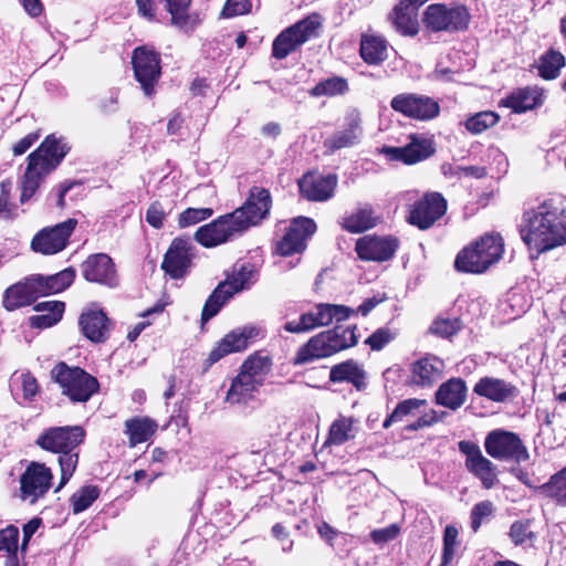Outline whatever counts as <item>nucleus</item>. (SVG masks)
<instances>
[{"label":"nucleus","mask_w":566,"mask_h":566,"mask_svg":"<svg viewBox=\"0 0 566 566\" xmlns=\"http://www.w3.org/2000/svg\"><path fill=\"white\" fill-rule=\"evenodd\" d=\"M259 277L255 265L251 262H235L226 279L220 283H226L224 289L229 295H234L244 290H249Z\"/></svg>","instance_id":"obj_33"},{"label":"nucleus","mask_w":566,"mask_h":566,"mask_svg":"<svg viewBox=\"0 0 566 566\" xmlns=\"http://www.w3.org/2000/svg\"><path fill=\"white\" fill-rule=\"evenodd\" d=\"M132 67L144 94L148 97L154 96L155 86L161 76L160 53L150 45L137 46L132 52Z\"/></svg>","instance_id":"obj_11"},{"label":"nucleus","mask_w":566,"mask_h":566,"mask_svg":"<svg viewBox=\"0 0 566 566\" xmlns=\"http://www.w3.org/2000/svg\"><path fill=\"white\" fill-rule=\"evenodd\" d=\"M137 14L149 23L159 22L156 0H135Z\"/></svg>","instance_id":"obj_62"},{"label":"nucleus","mask_w":566,"mask_h":566,"mask_svg":"<svg viewBox=\"0 0 566 566\" xmlns=\"http://www.w3.org/2000/svg\"><path fill=\"white\" fill-rule=\"evenodd\" d=\"M251 8L252 3L250 0H227L222 8L221 17L229 19L247 14L251 11Z\"/></svg>","instance_id":"obj_59"},{"label":"nucleus","mask_w":566,"mask_h":566,"mask_svg":"<svg viewBox=\"0 0 566 566\" xmlns=\"http://www.w3.org/2000/svg\"><path fill=\"white\" fill-rule=\"evenodd\" d=\"M85 438L86 431L80 424L48 427L36 437V447L43 451L57 454L61 476L54 492L64 488L75 473L80 462V447Z\"/></svg>","instance_id":"obj_3"},{"label":"nucleus","mask_w":566,"mask_h":566,"mask_svg":"<svg viewBox=\"0 0 566 566\" xmlns=\"http://www.w3.org/2000/svg\"><path fill=\"white\" fill-rule=\"evenodd\" d=\"M518 392L512 382L491 376L481 377L473 387V394L497 403L514 399Z\"/></svg>","instance_id":"obj_30"},{"label":"nucleus","mask_w":566,"mask_h":566,"mask_svg":"<svg viewBox=\"0 0 566 566\" xmlns=\"http://www.w3.org/2000/svg\"><path fill=\"white\" fill-rule=\"evenodd\" d=\"M338 185L336 174L323 175L308 170L297 179L300 197L310 202H325L332 199Z\"/></svg>","instance_id":"obj_19"},{"label":"nucleus","mask_w":566,"mask_h":566,"mask_svg":"<svg viewBox=\"0 0 566 566\" xmlns=\"http://www.w3.org/2000/svg\"><path fill=\"white\" fill-rule=\"evenodd\" d=\"M448 202L440 192H426L409 208L407 222L419 230L430 229L447 212Z\"/></svg>","instance_id":"obj_15"},{"label":"nucleus","mask_w":566,"mask_h":566,"mask_svg":"<svg viewBox=\"0 0 566 566\" xmlns=\"http://www.w3.org/2000/svg\"><path fill=\"white\" fill-rule=\"evenodd\" d=\"M391 108L406 117L418 120H430L440 113V105L433 98L415 93H401L390 102Z\"/></svg>","instance_id":"obj_23"},{"label":"nucleus","mask_w":566,"mask_h":566,"mask_svg":"<svg viewBox=\"0 0 566 566\" xmlns=\"http://www.w3.org/2000/svg\"><path fill=\"white\" fill-rule=\"evenodd\" d=\"M504 247V239L500 232H485L458 252L454 270L459 273L483 274L500 262Z\"/></svg>","instance_id":"obj_5"},{"label":"nucleus","mask_w":566,"mask_h":566,"mask_svg":"<svg viewBox=\"0 0 566 566\" xmlns=\"http://www.w3.org/2000/svg\"><path fill=\"white\" fill-rule=\"evenodd\" d=\"M224 286L226 283H219L206 300L200 318L202 325L214 317L228 300L232 297V295H229V291L226 290Z\"/></svg>","instance_id":"obj_47"},{"label":"nucleus","mask_w":566,"mask_h":566,"mask_svg":"<svg viewBox=\"0 0 566 566\" xmlns=\"http://www.w3.org/2000/svg\"><path fill=\"white\" fill-rule=\"evenodd\" d=\"M260 387V380H253L245 375L242 376V373L239 371L231 380L226 401L231 405H247L254 399Z\"/></svg>","instance_id":"obj_37"},{"label":"nucleus","mask_w":566,"mask_h":566,"mask_svg":"<svg viewBox=\"0 0 566 566\" xmlns=\"http://www.w3.org/2000/svg\"><path fill=\"white\" fill-rule=\"evenodd\" d=\"M244 232L232 212L222 214L213 221L203 224L195 232V240L205 248H214L228 242L234 234Z\"/></svg>","instance_id":"obj_24"},{"label":"nucleus","mask_w":566,"mask_h":566,"mask_svg":"<svg viewBox=\"0 0 566 566\" xmlns=\"http://www.w3.org/2000/svg\"><path fill=\"white\" fill-rule=\"evenodd\" d=\"M429 0H399L387 14V21L401 36L413 38L419 33L418 11Z\"/></svg>","instance_id":"obj_27"},{"label":"nucleus","mask_w":566,"mask_h":566,"mask_svg":"<svg viewBox=\"0 0 566 566\" xmlns=\"http://www.w3.org/2000/svg\"><path fill=\"white\" fill-rule=\"evenodd\" d=\"M259 334L260 329L253 325L237 327L227 333L203 360L201 374H206L216 363L226 356L245 350Z\"/></svg>","instance_id":"obj_13"},{"label":"nucleus","mask_w":566,"mask_h":566,"mask_svg":"<svg viewBox=\"0 0 566 566\" xmlns=\"http://www.w3.org/2000/svg\"><path fill=\"white\" fill-rule=\"evenodd\" d=\"M427 405L426 399L408 398L396 406L391 413L382 422L384 429H389L394 423L402 422L408 416Z\"/></svg>","instance_id":"obj_51"},{"label":"nucleus","mask_w":566,"mask_h":566,"mask_svg":"<svg viewBox=\"0 0 566 566\" xmlns=\"http://www.w3.org/2000/svg\"><path fill=\"white\" fill-rule=\"evenodd\" d=\"M343 230L349 233H361L377 226V218L374 217V210L360 208L340 221Z\"/></svg>","instance_id":"obj_44"},{"label":"nucleus","mask_w":566,"mask_h":566,"mask_svg":"<svg viewBox=\"0 0 566 566\" xmlns=\"http://www.w3.org/2000/svg\"><path fill=\"white\" fill-rule=\"evenodd\" d=\"M389 43L385 36L375 33H361L359 55L368 65H381L388 59Z\"/></svg>","instance_id":"obj_34"},{"label":"nucleus","mask_w":566,"mask_h":566,"mask_svg":"<svg viewBox=\"0 0 566 566\" xmlns=\"http://www.w3.org/2000/svg\"><path fill=\"white\" fill-rule=\"evenodd\" d=\"M493 513V504L491 501H482L476 503L470 514L471 530L476 533L485 517H489Z\"/></svg>","instance_id":"obj_58"},{"label":"nucleus","mask_w":566,"mask_h":566,"mask_svg":"<svg viewBox=\"0 0 566 566\" xmlns=\"http://www.w3.org/2000/svg\"><path fill=\"white\" fill-rule=\"evenodd\" d=\"M316 230V222L310 217L298 216L291 219L282 238L274 243V254L286 258L303 253Z\"/></svg>","instance_id":"obj_12"},{"label":"nucleus","mask_w":566,"mask_h":566,"mask_svg":"<svg viewBox=\"0 0 566 566\" xmlns=\"http://www.w3.org/2000/svg\"><path fill=\"white\" fill-rule=\"evenodd\" d=\"M52 481V470L45 463L31 461L20 476V499L34 504L49 492Z\"/></svg>","instance_id":"obj_18"},{"label":"nucleus","mask_w":566,"mask_h":566,"mask_svg":"<svg viewBox=\"0 0 566 566\" xmlns=\"http://www.w3.org/2000/svg\"><path fill=\"white\" fill-rule=\"evenodd\" d=\"M42 296L56 294L71 286L76 277V271L69 266L52 275L33 274Z\"/></svg>","instance_id":"obj_38"},{"label":"nucleus","mask_w":566,"mask_h":566,"mask_svg":"<svg viewBox=\"0 0 566 566\" xmlns=\"http://www.w3.org/2000/svg\"><path fill=\"white\" fill-rule=\"evenodd\" d=\"M72 147L63 136L50 134L27 157L20 178V203H27L39 190L45 178L57 169Z\"/></svg>","instance_id":"obj_2"},{"label":"nucleus","mask_w":566,"mask_h":566,"mask_svg":"<svg viewBox=\"0 0 566 566\" xmlns=\"http://www.w3.org/2000/svg\"><path fill=\"white\" fill-rule=\"evenodd\" d=\"M566 65L564 54L553 48L548 49L538 60V75L546 81L559 76L560 70Z\"/></svg>","instance_id":"obj_45"},{"label":"nucleus","mask_w":566,"mask_h":566,"mask_svg":"<svg viewBox=\"0 0 566 566\" xmlns=\"http://www.w3.org/2000/svg\"><path fill=\"white\" fill-rule=\"evenodd\" d=\"M101 489L94 484L81 486L70 497V506L73 514L86 511L99 497Z\"/></svg>","instance_id":"obj_50"},{"label":"nucleus","mask_w":566,"mask_h":566,"mask_svg":"<svg viewBox=\"0 0 566 566\" xmlns=\"http://www.w3.org/2000/svg\"><path fill=\"white\" fill-rule=\"evenodd\" d=\"M354 419L350 417H339L334 420L329 427L326 446H342L354 438Z\"/></svg>","instance_id":"obj_48"},{"label":"nucleus","mask_w":566,"mask_h":566,"mask_svg":"<svg viewBox=\"0 0 566 566\" xmlns=\"http://www.w3.org/2000/svg\"><path fill=\"white\" fill-rule=\"evenodd\" d=\"M145 219L150 227L155 229H161L166 219V212L161 202L158 200L153 201L146 211Z\"/></svg>","instance_id":"obj_61"},{"label":"nucleus","mask_w":566,"mask_h":566,"mask_svg":"<svg viewBox=\"0 0 566 566\" xmlns=\"http://www.w3.org/2000/svg\"><path fill=\"white\" fill-rule=\"evenodd\" d=\"M509 537L515 546H533L537 536L532 531V520L524 518L512 523Z\"/></svg>","instance_id":"obj_52"},{"label":"nucleus","mask_w":566,"mask_h":566,"mask_svg":"<svg viewBox=\"0 0 566 566\" xmlns=\"http://www.w3.org/2000/svg\"><path fill=\"white\" fill-rule=\"evenodd\" d=\"M272 208V196L270 190L263 187H252L245 202L232 211L237 224L243 231L260 224L269 214Z\"/></svg>","instance_id":"obj_14"},{"label":"nucleus","mask_w":566,"mask_h":566,"mask_svg":"<svg viewBox=\"0 0 566 566\" xmlns=\"http://www.w3.org/2000/svg\"><path fill=\"white\" fill-rule=\"evenodd\" d=\"M322 27L321 15L312 13L281 31L272 43V56L284 60L298 50L304 43L318 36Z\"/></svg>","instance_id":"obj_8"},{"label":"nucleus","mask_w":566,"mask_h":566,"mask_svg":"<svg viewBox=\"0 0 566 566\" xmlns=\"http://www.w3.org/2000/svg\"><path fill=\"white\" fill-rule=\"evenodd\" d=\"M394 339L395 333L388 327H380L366 338L365 344L368 345L371 350L379 352Z\"/></svg>","instance_id":"obj_57"},{"label":"nucleus","mask_w":566,"mask_h":566,"mask_svg":"<svg viewBox=\"0 0 566 566\" xmlns=\"http://www.w3.org/2000/svg\"><path fill=\"white\" fill-rule=\"evenodd\" d=\"M78 328L91 343L104 344L111 336L113 321L97 303H91L78 316Z\"/></svg>","instance_id":"obj_22"},{"label":"nucleus","mask_w":566,"mask_h":566,"mask_svg":"<svg viewBox=\"0 0 566 566\" xmlns=\"http://www.w3.org/2000/svg\"><path fill=\"white\" fill-rule=\"evenodd\" d=\"M440 420L438 412L431 409L429 412L423 413L416 421L406 426L407 431H418L422 428L430 427Z\"/></svg>","instance_id":"obj_63"},{"label":"nucleus","mask_w":566,"mask_h":566,"mask_svg":"<svg viewBox=\"0 0 566 566\" xmlns=\"http://www.w3.org/2000/svg\"><path fill=\"white\" fill-rule=\"evenodd\" d=\"M349 91L348 81L339 75H334L328 78L322 80L316 83L310 91L308 94L312 97H334L338 95H345Z\"/></svg>","instance_id":"obj_46"},{"label":"nucleus","mask_w":566,"mask_h":566,"mask_svg":"<svg viewBox=\"0 0 566 566\" xmlns=\"http://www.w3.org/2000/svg\"><path fill=\"white\" fill-rule=\"evenodd\" d=\"M442 555L439 566H450L454 559L457 548L460 546L459 530L455 525L448 524L443 531Z\"/></svg>","instance_id":"obj_54"},{"label":"nucleus","mask_w":566,"mask_h":566,"mask_svg":"<svg viewBox=\"0 0 566 566\" xmlns=\"http://www.w3.org/2000/svg\"><path fill=\"white\" fill-rule=\"evenodd\" d=\"M399 248V240L394 235L367 234L357 239L355 252L365 262H386L391 260Z\"/></svg>","instance_id":"obj_25"},{"label":"nucleus","mask_w":566,"mask_h":566,"mask_svg":"<svg viewBox=\"0 0 566 566\" xmlns=\"http://www.w3.org/2000/svg\"><path fill=\"white\" fill-rule=\"evenodd\" d=\"M423 28L430 33H460L465 32L471 23L469 8L459 2L451 4L431 3L422 12Z\"/></svg>","instance_id":"obj_7"},{"label":"nucleus","mask_w":566,"mask_h":566,"mask_svg":"<svg viewBox=\"0 0 566 566\" xmlns=\"http://www.w3.org/2000/svg\"><path fill=\"white\" fill-rule=\"evenodd\" d=\"M158 423L149 417L135 416L125 421V433L130 447L144 443L157 431Z\"/></svg>","instance_id":"obj_40"},{"label":"nucleus","mask_w":566,"mask_h":566,"mask_svg":"<svg viewBox=\"0 0 566 566\" xmlns=\"http://www.w3.org/2000/svg\"><path fill=\"white\" fill-rule=\"evenodd\" d=\"M520 235L532 260L566 245V208L563 202L549 198L526 210Z\"/></svg>","instance_id":"obj_1"},{"label":"nucleus","mask_w":566,"mask_h":566,"mask_svg":"<svg viewBox=\"0 0 566 566\" xmlns=\"http://www.w3.org/2000/svg\"><path fill=\"white\" fill-rule=\"evenodd\" d=\"M165 10L170 15V24L180 30L193 29L196 23L191 20V0H161Z\"/></svg>","instance_id":"obj_43"},{"label":"nucleus","mask_w":566,"mask_h":566,"mask_svg":"<svg viewBox=\"0 0 566 566\" xmlns=\"http://www.w3.org/2000/svg\"><path fill=\"white\" fill-rule=\"evenodd\" d=\"M463 329L460 317H436L428 328V334L441 339H452Z\"/></svg>","instance_id":"obj_49"},{"label":"nucleus","mask_w":566,"mask_h":566,"mask_svg":"<svg viewBox=\"0 0 566 566\" xmlns=\"http://www.w3.org/2000/svg\"><path fill=\"white\" fill-rule=\"evenodd\" d=\"M484 449L495 460L517 464L530 460V452L521 437L505 429L491 430L484 439Z\"/></svg>","instance_id":"obj_10"},{"label":"nucleus","mask_w":566,"mask_h":566,"mask_svg":"<svg viewBox=\"0 0 566 566\" xmlns=\"http://www.w3.org/2000/svg\"><path fill=\"white\" fill-rule=\"evenodd\" d=\"M22 395L27 401H33L40 392V385L36 377L31 371L21 375Z\"/></svg>","instance_id":"obj_60"},{"label":"nucleus","mask_w":566,"mask_h":566,"mask_svg":"<svg viewBox=\"0 0 566 566\" xmlns=\"http://www.w3.org/2000/svg\"><path fill=\"white\" fill-rule=\"evenodd\" d=\"M355 313L354 308L346 305L319 303L315 305V312L301 314L297 321L286 322L283 328L291 334L308 333L315 328L328 326L334 319L345 321Z\"/></svg>","instance_id":"obj_9"},{"label":"nucleus","mask_w":566,"mask_h":566,"mask_svg":"<svg viewBox=\"0 0 566 566\" xmlns=\"http://www.w3.org/2000/svg\"><path fill=\"white\" fill-rule=\"evenodd\" d=\"M81 273L85 281L107 287L118 285V275L113 259L106 253L90 254L81 264Z\"/></svg>","instance_id":"obj_26"},{"label":"nucleus","mask_w":566,"mask_h":566,"mask_svg":"<svg viewBox=\"0 0 566 566\" xmlns=\"http://www.w3.org/2000/svg\"><path fill=\"white\" fill-rule=\"evenodd\" d=\"M329 381L333 384L347 382L357 391L366 389V371L358 361L350 358L335 364L329 370Z\"/></svg>","instance_id":"obj_32"},{"label":"nucleus","mask_w":566,"mask_h":566,"mask_svg":"<svg viewBox=\"0 0 566 566\" xmlns=\"http://www.w3.org/2000/svg\"><path fill=\"white\" fill-rule=\"evenodd\" d=\"M212 214L213 209L211 208H187L179 214L178 226L187 228L209 219Z\"/></svg>","instance_id":"obj_56"},{"label":"nucleus","mask_w":566,"mask_h":566,"mask_svg":"<svg viewBox=\"0 0 566 566\" xmlns=\"http://www.w3.org/2000/svg\"><path fill=\"white\" fill-rule=\"evenodd\" d=\"M19 549V528L10 524L0 530V553L11 555L18 553Z\"/></svg>","instance_id":"obj_55"},{"label":"nucleus","mask_w":566,"mask_h":566,"mask_svg":"<svg viewBox=\"0 0 566 566\" xmlns=\"http://www.w3.org/2000/svg\"><path fill=\"white\" fill-rule=\"evenodd\" d=\"M65 310L64 302L61 301H45L38 303L34 311L42 314L32 315L29 317V325L32 328L44 329L57 324L63 316Z\"/></svg>","instance_id":"obj_39"},{"label":"nucleus","mask_w":566,"mask_h":566,"mask_svg":"<svg viewBox=\"0 0 566 566\" xmlns=\"http://www.w3.org/2000/svg\"><path fill=\"white\" fill-rule=\"evenodd\" d=\"M543 103L542 93L535 87L525 86L511 92L501 104L515 114H522L532 111Z\"/></svg>","instance_id":"obj_36"},{"label":"nucleus","mask_w":566,"mask_h":566,"mask_svg":"<svg viewBox=\"0 0 566 566\" xmlns=\"http://www.w3.org/2000/svg\"><path fill=\"white\" fill-rule=\"evenodd\" d=\"M444 361L436 355L427 354L410 365L409 384L419 388H430L442 377Z\"/></svg>","instance_id":"obj_29"},{"label":"nucleus","mask_w":566,"mask_h":566,"mask_svg":"<svg viewBox=\"0 0 566 566\" xmlns=\"http://www.w3.org/2000/svg\"><path fill=\"white\" fill-rule=\"evenodd\" d=\"M41 296L32 274L8 286L2 294L1 303L7 312H14L32 305Z\"/></svg>","instance_id":"obj_28"},{"label":"nucleus","mask_w":566,"mask_h":566,"mask_svg":"<svg viewBox=\"0 0 566 566\" xmlns=\"http://www.w3.org/2000/svg\"><path fill=\"white\" fill-rule=\"evenodd\" d=\"M361 135L360 119L350 117L347 119L346 127L343 130L335 132L323 143L325 154L332 155L343 148H349L359 143Z\"/></svg>","instance_id":"obj_35"},{"label":"nucleus","mask_w":566,"mask_h":566,"mask_svg":"<svg viewBox=\"0 0 566 566\" xmlns=\"http://www.w3.org/2000/svg\"><path fill=\"white\" fill-rule=\"evenodd\" d=\"M500 115L493 111H482L468 117L464 122L465 129L473 135L494 127L500 122Z\"/></svg>","instance_id":"obj_53"},{"label":"nucleus","mask_w":566,"mask_h":566,"mask_svg":"<svg viewBox=\"0 0 566 566\" xmlns=\"http://www.w3.org/2000/svg\"><path fill=\"white\" fill-rule=\"evenodd\" d=\"M468 396V387L464 379L461 377H452L442 382L436 394L434 402L450 410H458L461 408Z\"/></svg>","instance_id":"obj_31"},{"label":"nucleus","mask_w":566,"mask_h":566,"mask_svg":"<svg viewBox=\"0 0 566 566\" xmlns=\"http://www.w3.org/2000/svg\"><path fill=\"white\" fill-rule=\"evenodd\" d=\"M50 378L61 389V395L72 403H85L99 391L98 379L80 366L57 361L50 370Z\"/></svg>","instance_id":"obj_6"},{"label":"nucleus","mask_w":566,"mask_h":566,"mask_svg":"<svg viewBox=\"0 0 566 566\" xmlns=\"http://www.w3.org/2000/svg\"><path fill=\"white\" fill-rule=\"evenodd\" d=\"M356 329V325L347 327L337 325L311 336L295 352V355L291 360L292 365H307L316 360L329 358L343 350L356 346L358 343Z\"/></svg>","instance_id":"obj_4"},{"label":"nucleus","mask_w":566,"mask_h":566,"mask_svg":"<svg viewBox=\"0 0 566 566\" xmlns=\"http://www.w3.org/2000/svg\"><path fill=\"white\" fill-rule=\"evenodd\" d=\"M195 247L187 237H177L170 242L163 262L161 270L172 280L184 279L192 266Z\"/></svg>","instance_id":"obj_17"},{"label":"nucleus","mask_w":566,"mask_h":566,"mask_svg":"<svg viewBox=\"0 0 566 566\" xmlns=\"http://www.w3.org/2000/svg\"><path fill=\"white\" fill-rule=\"evenodd\" d=\"M40 138V130L27 134L23 138L18 140L12 146V153L14 156H21L25 154Z\"/></svg>","instance_id":"obj_64"},{"label":"nucleus","mask_w":566,"mask_h":566,"mask_svg":"<svg viewBox=\"0 0 566 566\" xmlns=\"http://www.w3.org/2000/svg\"><path fill=\"white\" fill-rule=\"evenodd\" d=\"M273 365L272 357L264 350H255L249 355L240 366L239 371L253 380H260L263 385L264 377L271 371Z\"/></svg>","instance_id":"obj_41"},{"label":"nucleus","mask_w":566,"mask_h":566,"mask_svg":"<svg viewBox=\"0 0 566 566\" xmlns=\"http://www.w3.org/2000/svg\"><path fill=\"white\" fill-rule=\"evenodd\" d=\"M409 142L402 147L384 146L381 153L392 161L411 166L423 161L436 153L434 142L420 134H410Z\"/></svg>","instance_id":"obj_21"},{"label":"nucleus","mask_w":566,"mask_h":566,"mask_svg":"<svg viewBox=\"0 0 566 566\" xmlns=\"http://www.w3.org/2000/svg\"><path fill=\"white\" fill-rule=\"evenodd\" d=\"M535 489L555 505L566 507V465Z\"/></svg>","instance_id":"obj_42"},{"label":"nucleus","mask_w":566,"mask_h":566,"mask_svg":"<svg viewBox=\"0 0 566 566\" xmlns=\"http://www.w3.org/2000/svg\"><path fill=\"white\" fill-rule=\"evenodd\" d=\"M459 451L465 457V469L474 475L486 490L492 489L499 482L497 468L482 454L479 444L471 440H461L458 443Z\"/></svg>","instance_id":"obj_16"},{"label":"nucleus","mask_w":566,"mask_h":566,"mask_svg":"<svg viewBox=\"0 0 566 566\" xmlns=\"http://www.w3.org/2000/svg\"><path fill=\"white\" fill-rule=\"evenodd\" d=\"M76 224L77 220L70 218L54 227L42 229L31 241L32 250L44 255L61 252L66 248Z\"/></svg>","instance_id":"obj_20"}]
</instances>
